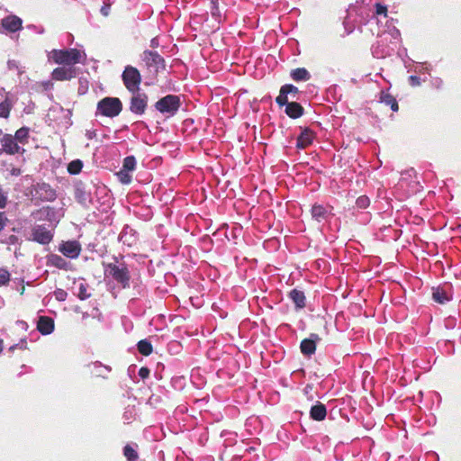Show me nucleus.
Wrapping results in <instances>:
<instances>
[{"instance_id":"nucleus-1","label":"nucleus","mask_w":461,"mask_h":461,"mask_svg":"<svg viewBox=\"0 0 461 461\" xmlns=\"http://www.w3.org/2000/svg\"><path fill=\"white\" fill-rule=\"evenodd\" d=\"M104 274L113 277L123 288L130 286V272L124 263H118L117 258L114 262H110L104 265Z\"/></svg>"},{"instance_id":"nucleus-2","label":"nucleus","mask_w":461,"mask_h":461,"mask_svg":"<svg viewBox=\"0 0 461 461\" xmlns=\"http://www.w3.org/2000/svg\"><path fill=\"white\" fill-rule=\"evenodd\" d=\"M97 113L105 117L118 116L122 110V103L118 97H104L97 103Z\"/></svg>"},{"instance_id":"nucleus-3","label":"nucleus","mask_w":461,"mask_h":461,"mask_svg":"<svg viewBox=\"0 0 461 461\" xmlns=\"http://www.w3.org/2000/svg\"><path fill=\"white\" fill-rule=\"evenodd\" d=\"M81 52L77 49L55 50L52 51V59L55 63L65 67H74L80 62Z\"/></svg>"},{"instance_id":"nucleus-4","label":"nucleus","mask_w":461,"mask_h":461,"mask_svg":"<svg viewBox=\"0 0 461 461\" xmlns=\"http://www.w3.org/2000/svg\"><path fill=\"white\" fill-rule=\"evenodd\" d=\"M155 108L167 117L174 116L181 106V100L178 95H167L155 103Z\"/></svg>"},{"instance_id":"nucleus-5","label":"nucleus","mask_w":461,"mask_h":461,"mask_svg":"<svg viewBox=\"0 0 461 461\" xmlns=\"http://www.w3.org/2000/svg\"><path fill=\"white\" fill-rule=\"evenodd\" d=\"M122 80L130 93L140 91L141 75L135 67L131 65L126 66L122 74Z\"/></svg>"},{"instance_id":"nucleus-6","label":"nucleus","mask_w":461,"mask_h":461,"mask_svg":"<svg viewBox=\"0 0 461 461\" xmlns=\"http://www.w3.org/2000/svg\"><path fill=\"white\" fill-rule=\"evenodd\" d=\"M131 93V97L130 99V111L137 115L144 114L148 108V95L140 91Z\"/></svg>"},{"instance_id":"nucleus-7","label":"nucleus","mask_w":461,"mask_h":461,"mask_svg":"<svg viewBox=\"0 0 461 461\" xmlns=\"http://www.w3.org/2000/svg\"><path fill=\"white\" fill-rule=\"evenodd\" d=\"M142 60L148 68H153L157 74L159 70H164L166 62L162 56L157 51L144 50L142 53Z\"/></svg>"},{"instance_id":"nucleus-8","label":"nucleus","mask_w":461,"mask_h":461,"mask_svg":"<svg viewBox=\"0 0 461 461\" xmlns=\"http://www.w3.org/2000/svg\"><path fill=\"white\" fill-rule=\"evenodd\" d=\"M59 250L66 258H77L82 251V247L77 240H68L59 244Z\"/></svg>"},{"instance_id":"nucleus-9","label":"nucleus","mask_w":461,"mask_h":461,"mask_svg":"<svg viewBox=\"0 0 461 461\" xmlns=\"http://www.w3.org/2000/svg\"><path fill=\"white\" fill-rule=\"evenodd\" d=\"M0 143L5 153L8 155L23 154L25 149L21 148L11 134H4L0 139Z\"/></svg>"},{"instance_id":"nucleus-10","label":"nucleus","mask_w":461,"mask_h":461,"mask_svg":"<svg viewBox=\"0 0 461 461\" xmlns=\"http://www.w3.org/2000/svg\"><path fill=\"white\" fill-rule=\"evenodd\" d=\"M32 240L40 244L47 245L52 241L53 234L44 225H36L32 229Z\"/></svg>"},{"instance_id":"nucleus-11","label":"nucleus","mask_w":461,"mask_h":461,"mask_svg":"<svg viewBox=\"0 0 461 461\" xmlns=\"http://www.w3.org/2000/svg\"><path fill=\"white\" fill-rule=\"evenodd\" d=\"M77 76V68L75 67H58L51 73V77L56 81L70 80Z\"/></svg>"},{"instance_id":"nucleus-12","label":"nucleus","mask_w":461,"mask_h":461,"mask_svg":"<svg viewBox=\"0 0 461 461\" xmlns=\"http://www.w3.org/2000/svg\"><path fill=\"white\" fill-rule=\"evenodd\" d=\"M299 93L298 87L291 84H286L281 86L279 95L276 98V103L280 106H284L287 104L288 95L291 94L293 97H295Z\"/></svg>"},{"instance_id":"nucleus-13","label":"nucleus","mask_w":461,"mask_h":461,"mask_svg":"<svg viewBox=\"0 0 461 461\" xmlns=\"http://www.w3.org/2000/svg\"><path fill=\"white\" fill-rule=\"evenodd\" d=\"M2 26L10 32H16L23 29V21L16 15H8L2 19Z\"/></svg>"},{"instance_id":"nucleus-14","label":"nucleus","mask_w":461,"mask_h":461,"mask_svg":"<svg viewBox=\"0 0 461 461\" xmlns=\"http://www.w3.org/2000/svg\"><path fill=\"white\" fill-rule=\"evenodd\" d=\"M36 192L42 201L52 202L57 198L55 189L46 183L39 184Z\"/></svg>"},{"instance_id":"nucleus-15","label":"nucleus","mask_w":461,"mask_h":461,"mask_svg":"<svg viewBox=\"0 0 461 461\" xmlns=\"http://www.w3.org/2000/svg\"><path fill=\"white\" fill-rule=\"evenodd\" d=\"M316 340H320L317 334H311V339H304L302 340L300 348L301 352L305 356H311L316 351Z\"/></svg>"},{"instance_id":"nucleus-16","label":"nucleus","mask_w":461,"mask_h":461,"mask_svg":"<svg viewBox=\"0 0 461 461\" xmlns=\"http://www.w3.org/2000/svg\"><path fill=\"white\" fill-rule=\"evenodd\" d=\"M47 265L55 267L59 269L68 271L71 270V264L68 262L64 258L57 254H50L47 258Z\"/></svg>"},{"instance_id":"nucleus-17","label":"nucleus","mask_w":461,"mask_h":461,"mask_svg":"<svg viewBox=\"0 0 461 461\" xmlns=\"http://www.w3.org/2000/svg\"><path fill=\"white\" fill-rule=\"evenodd\" d=\"M314 139V133L309 128H305L297 138L296 147L303 149L308 148Z\"/></svg>"},{"instance_id":"nucleus-18","label":"nucleus","mask_w":461,"mask_h":461,"mask_svg":"<svg viewBox=\"0 0 461 461\" xmlns=\"http://www.w3.org/2000/svg\"><path fill=\"white\" fill-rule=\"evenodd\" d=\"M285 113L292 119H298L303 116L304 113L303 107L297 102H289L287 100V104H285Z\"/></svg>"},{"instance_id":"nucleus-19","label":"nucleus","mask_w":461,"mask_h":461,"mask_svg":"<svg viewBox=\"0 0 461 461\" xmlns=\"http://www.w3.org/2000/svg\"><path fill=\"white\" fill-rule=\"evenodd\" d=\"M37 330L42 335H49L54 330V321L48 316H41L37 322Z\"/></svg>"},{"instance_id":"nucleus-20","label":"nucleus","mask_w":461,"mask_h":461,"mask_svg":"<svg viewBox=\"0 0 461 461\" xmlns=\"http://www.w3.org/2000/svg\"><path fill=\"white\" fill-rule=\"evenodd\" d=\"M326 406L321 402H317L310 410V417L314 420L321 421L326 418Z\"/></svg>"},{"instance_id":"nucleus-21","label":"nucleus","mask_w":461,"mask_h":461,"mask_svg":"<svg viewBox=\"0 0 461 461\" xmlns=\"http://www.w3.org/2000/svg\"><path fill=\"white\" fill-rule=\"evenodd\" d=\"M288 297L293 301L296 309L305 307L306 297L303 291L294 288L289 292Z\"/></svg>"},{"instance_id":"nucleus-22","label":"nucleus","mask_w":461,"mask_h":461,"mask_svg":"<svg viewBox=\"0 0 461 461\" xmlns=\"http://www.w3.org/2000/svg\"><path fill=\"white\" fill-rule=\"evenodd\" d=\"M432 299L440 304H444L450 301V296L446 290L440 286L432 288Z\"/></svg>"},{"instance_id":"nucleus-23","label":"nucleus","mask_w":461,"mask_h":461,"mask_svg":"<svg viewBox=\"0 0 461 461\" xmlns=\"http://www.w3.org/2000/svg\"><path fill=\"white\" fill-rule=\"evenodd\" d=\"M379 99L381 103L390 106L393 112H397L399 110L398 102L391 94L382 91L380 93Z\"/></svg>"},{"instance_id":"nucleus-24","label":"nucleus","mask_w":461,"mask_h":461,"mask_svg":"<svg viewBox=\"0 0 461 461\" xmlns=\"http://www.w3.org/2000/svg\"><path fill=\"white\" fill-rule=\"evenodd\" d=\"M292 79L295 82L308 81L311 78L309 71L304 68H297L290 73Z\"/></svg>"},{"instance_id":"nucleus-25","label":"nucleus","mask_w":461,"mask_h":461,"mask_svg":"<svg viewBox=\"0 0 461 461\" xmlns=\"http://www.w3.org/2000/svg\"><path fill=\"white\" fill-rule=\"evenodd\" d=\"M312 217L317 221L325 220L328 216V210L321 204H314L311 210Z\"/></svg>"},{"instance_id":"nucleus-26","label":"nucleus","mask_w":461,"mask_h":461,"mask_svg":"<svg viewBox=\"0 0 461 461\" xmlns=\"http://www.w3.org/2000/svg\"><path fill=\"white\" fill-rule=\"evenodd\" d=\"M29 131H30V129L28 127H22V128L18 129L15 131V134L14 136V138L15 139V141L17 143L20 142L22 144L28 143Z\"/></svg>"},{"instance_id":"nucleus-27","label":"nucleus","mask_w":461,"mask_h":461,"mask_svg":"<svg viewBox=\"0 0 461 461\" xmlns=\"http://www.w3.org/2000/svg\"><path fill=\"white\" fill-rule=\"evenodd\" d=\"M137 348L138 351L145 357L149 356L153 351V347L151 343L147 339L140 340L137 344Z\"/></svg>"},{"instance_id":"nucleus-28","label":"nucleus","mask_w":461,"mask_h":461,"mask_svg":"<svg viewBox=\"0 0 461 461\" xmlns=\"http://www.w3.org/2000/svg\"><path fill=\"white\" fill-rule=\"evenodd\" d=\"M12 104L8 99L0 103V117L7 119L12 110Z\"/></svg>"},{"instance_id":"nucleus-29","label":"nucleus","mask_w":461,"mask_h":461,"mask_svg":"<svg viewBox=\"0 0 461 461\" xmlns=\"http://www.w3.org/2000/svg\"><path fill=\"white\" fill-rule=\"evenodd\" d=\"M82 167H83L82 161L80 159H75V160H72L68 165V171L71 175H77L81 172Z\"/></svg>"},{"instance_id":"nucleus-30","label":"nucleus","mask_w":461,"mask_h":461,"mask_svg":"<svg viewBox=\"0 0 461 461\" xmlns=\"http://www.w3.org/2000/svg\"><path fill=\"white\" fill-rule=\"evenodd\" d=\"M123 455L128 461H136L139 458L137 451L129 444L123 447Z\"/></svg>"},{"instance_id":"nucleus-31","label":"nucleus","mask_w":461,"mask_h":461,"mask_svg":"<svg viewBox=\"0 0 461 461\" xmlns=\"http://www.w3.org/2000/svg\"><path fill=\"white\" fill-rule=\"evenodd\" d=\"M136 167V158L134 156H128L123 159L122 169L133 171Z\"/></svg>"},{"instance_id":"nucleus-32","label":"nucleus","mask_w":461,"mask_h":461,"mask_svg":"<svg viewBox=\"0 0 461 461\" xmlns=\"http://www.w3.org/2000/svg\"><path fill=\"white\" fill-rule=\"evenodd\" d=\"M93 366H94V368L95 370L96 375H98V376H103V377L105 378L106 377V374L111 371L110 367L105 366L102 365L99 362L94 363Z\"/></svg>"},{"instance_id":"nucleus-33","label":"nucleus","mask_w":461,"mask_h":461,"mask_svg":"<svg viewBox=\"0 0 461 461\" xmlns=\"http://www.w3.org/2000/svg\"><path fill=\"white\" fill-rule=\"evenodd\" d=\"M11 279L9 271L5 268H0V286L6 285Z\"/></svg>"},{"instance_id":"nucleus-34","label":"nucleus","mask_w":461,"mask_h":461,"mask_svg":"<svg viewBox=\"0 0 461 461\" xmlns=\"http://www.w3.org/2000/svg\"><path fill=\"white\" fill-rule=\"evenodd\" d=\"M356 204L360 209H366L370 204V199L366 195H361L356 200Z\"/></svg>"},{"instance_id":"nucleus-35","label":"nucleus","mask_w":461,"mask_h":461,"mask_svg":"<svg viewBox=\"0 0 461 461\" xmlns=\"http://www.w3.org/2000/svg\"><path fill=\"white\" fill-rule=\"evenodd\" d=\"M124 169L120 170L117 176L122 184H130L131 182V176Z\"/></svg>"},{"instance_id":"nucleus-36","label":"nucleus","mask_w":461,"mask_h":461,"mask_svg":"<svg viewBox=\"0 0 461 461\" xmlns=\"http://www.w3.org/2000/svg\"><path fill=\"white\" fill-rule=\"evenodd\" d=\"M77 296L80 300H86L91 296V294L87 292V287L85 284L79 285Z\"/></svg>"},{"instance_id":"nucleus-37","label":"nucleus","mask_w":461,"mask_h":461,"mask_svg":"<svg viewBox=\"0 0 461 461\" xmlns=\"http://www.w3.org/2000/svg\"><path fill=\"white\" fill-rule=\"evenodd\" d=\"M7 68L9 70H16L18 72L19 75H21L22 73H23V70H22L20 68V63L19 61L15 60V59H10L8 60L7 62Z\"/></svg>"},{"instance_id":"nucleus-38","label":"nucleus","mask_w":461,"mask_h":461,"mask_svg":"<svg viewBox=\"0 0 461 461\" xmlns=\"http://www.w3.org/2000/svg\"><path fill=\"white\" fill-rule=\"evenodd\" d=\"M375 14L377 15L387 16V7L380 3L375 4Z\"/></svg>"},{"instance_id":"nucleus-39","label":"nucleus","mask_w":461,"mask_h":461,"mask_svg":"<svg viewBox=\"0 0 461 461\" xmlns=\"http://www.w3.org/2000/svg\"><path fill=\"white\" fill-rule=\"evenodd\" d=\"M15 348H20L24 350L27 348V341L25 339H22L19 343L13 345L9 348V351L13 352Z\"/></svg>"},{"instance_id":"nucleus-40","label":"nucleus","mask_w":461,"mask_h":461,"mask_svg":"<svg viewBox=\"0 0 461 461\" xmlns=\"http://www.w3.org/2000/svg\"><path fill=\"white\" fill-rule=\"evenodd\" d=\"M410 86L416 87L420 85V78L418 76H410L408 78Z\"/></svg>"},{"instance_id":"nucleus-41","label":"nucleus","mask_w":461,"mask_h":461,"mask_svg":"<svg viewBox=\"0 0 461 461\" xmlns=\"http://www.w3.org/2000/svg\"><path fill=\"white\" fill-rule=\"evenodd\" d=\"M54 294L59 301H65L68 295L67 292L63 289H57Z\"/></svg>"},{"instance_id":"nucleus-42","label":"nucleus","mask_w":461,"mask_h":461,"mask_svg":"<svg viewBox=\"0 0 461 461\" xmlns=\"http://www.w3.org/2000/svg\"><path fill=\"white\" fill-rule=\"evenodd\" d=\"M7 204V196L5 193L0 188V209H4Z\"/></svg>"},{"instance_id":"nucleus-43","label":"nucleus","mask_w":461,"mask_h":461,"mask_svg":"<svg viewBox=\"0 0 461 461\" xmlns=\"http://www.w3.org/2000/svg\"><path fill=\"white\" fill-rule=\"evenodd\" d=\"M7 221H8V219L5 215V212H0V232L5 229Z\"/></svg>"},{"instance_id":"nucleus-44","label":"nucleus","mask_w":461,"mask_h":461,"mask_svg":"<svg viewBox=\"0 0 461 461\" xmlns=\"http://www.w3.org/2000/svg\"><path fill=\"white\" fill-rule=\"evenodd\" d=\"M149 369L148 367H145V366H142L140 368L139 370V375L142 378V379H146L149 377Z\"/></svg>"},{"instance_id":"nucleus-45","label":"nucleus","mask_w":461,"mask_h":461,"mask_svg":"<svg viewBox=\"0 0 461 461\" xmlns=\"http://www.w3.org/2000/svg\"><path fill=\"white\" fill-rule=\"evenodd\" d=\"M159 46V41L157 37L153 38L150 41V47L153 49H157Z\"/></svg>"},{"instance_id":"nucleus-46","label":"nucleus","mask_w":461,"mask_h":461,"mask_svg":"<svg viewBox=\"0 0 461 461\" xmlns=\"http://www.w3.org/2000/svg\"><path fill=\"white\" fill-rule=\"evenodd\" d=\"M109 9H110V5H107L105 6H103L102 9H101V13L104 15V16H107L108 14H109Z\"/></svg>"},{"instance_id":"nucleus-47","label":"nucleus","mask_w":461,"mask_h":461,"mask_svg":"<svg viewBox=\"0 0 461 461\" xmlns=\"http://www.w3.org/2000/svg\"><path fill=\"white\" fill-rule=\"evenodd\" d=\"M127 413H128V412H127V411H125V413H124V419H125L126 420H131V415H128Z\"/></svg>"},{"instance_id":"nucleus-48","label":"nucleus","mask_w":461,"mask_h":461,"mask_svg":"<svg viewBox=\"0 0 461 461\" xmlns=\"http://www.w3.org/2000/svg\"><path fill=\"white\" fill-rule=\"evenodd\" d=\"M3 348H4V341H3V339H0V353L3 351Z\"/></svg>"},{"instance_id":"nucleus-49","label":"nucleus","mask_w":461,"mask_h":461,"mask_svg":"<svg viewBox=\"0 0 461 461\" xmlns=\"http://www.w3.org/2000/svg\"><path fill=\"white\" fill-rule=\"evenodd\" d=\"M14 175H19V174H20V169L14 170Z\"/></svg>"}]
</instances>
